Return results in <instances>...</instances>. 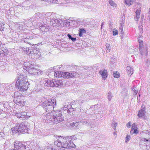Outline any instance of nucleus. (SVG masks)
Wrapping results in <instances>:
<instances>
[{
    "instance_id": "f257e3e1",
    "label": "nucleus",
    "mask_w": 150,
    "mask_h": 150,
    "mask_svg": "<svg viewBox=\"0 0 150 150\" xmlns=\"http://www.w3.org/2000/svg\"><path fill=\"white\" fill-rule=\"evenodd\" d=\"M74 136L66 137H63L62 136H58L57 140L55 141L54 143V144L57 145L59 147L64 149L70 148L75 146L74 144L71 142V140L74 139Z\"/></svg>"
},
{
    "instance_id": "f03ea898",
    "label": "nucleus",
    "mask_w": 150,
    "mask_h": 150,
    "mask_svg": "<svg viewBox=\"0 0 150 150\" xmlns=\"http://www.w3.org/2000/svg\"><path fill=\"white\" fill-rule=\"evenodd\" d=\"M16 86L20 91L24 92L27 90L29 83L26 77L23 75H19L16 79Z\"/></svg>"
},
{
    "instance_id": "7ed1b4c3",
    "label": "nucleus",
    "mask_w": 150,
    "mask_h": 150,
    "mask_svg": "<svg viewBox=\"0 0 150 150\" xmlns=\"http://www.w3.org/2000/svg\"><path fill=\"white\" fill-rule=\"evenodd\" d=\"M28 127V123L27 122L25 121L20 124H16L11 130L13 133H18L22 134L28 132L29 129Z\"/></svg>"
},
{
    "instance_id": "20e7f679",
    "label": "nucleus",
    "mask_w": 150,
    "mask_h": 150,
    "mask_svg": "<svg viewBox=\"0 0 150 150\" xmlns=\"http://www.w3.org/2000/svg\"><path fill=\"white\" fill-rule=\"evenodd\" d=\"M56 103V100L52 98L49 100L44 101L42 103L41 105L42 107L45 110L46 112H50L52 111L55 106Z\"/></svg>"
},
{
    "instance_id": "39448f33",
    "label": "nucleus",
    "mask_w": 150,
    "mask_h": 150,
    "mask_svg": "<svg viewBox=\"0 0 150 150\" xmlns=\"http://www.w3.org/2000/svg\"><path fill=\"white\" fill-rule=\"evenodd\" d=\"M12 96L14 97L13 100L17 105L21 106H24L25 103L24 98L18 91L15 92Z\"/></svg>"
},
{
    "instance_id": "423d86ee",
    "label": "nucleus",
    "mask_w": 150,
    "mask_h": 150,
    "mask_svg": "<svg viewBox=\"0 0 150 150\" xmlns=\"http://www.w3.org/2000/svg\"><path fill=\"white\" fill-rule=\"evenodd\" d=\"M146 135L149 136L150 137H149V138H144L141 139L139 143V146L140 148L144 150H148L150 147L149 145L150 144V141L149 140L150 132L148 130L146 131Z\"/></svg>"
},
{
    "instance_id": "0eeeda50",
    "label": "nucleus",
    "mask_w": 150,
    "mask_h": 150,
    "mask_svg": "<svg viewBox=\"0 0 150 150\" xmlns=\"http://www.w3.org/2000/svg\"><path fill=\"white\" fill-rule=\"evenodd\" d=\"M53 116L51 120L52 124H57L63 120V118L62 117V112L59 110L56 112H53Z\"/></svg>"
},
{
    "instance_id": "6e6552de",
    "label": "nucleus",
    "mask_w": 150,
    "mask_h": 150,
    "mask_svg": "<svg viewBox=\"0 0 150 150\" xmlns=\"http://www.w3.org/2000/svg\"><path fill=\"white\" fill-rule=\"evenodd\" d=\"M44 13H37L35 14L32 18H31L32 21V24L34 25L35 24L38 25L40 23L44 22Z\"/></svg>"
},
{
    "instance_id": "1a4fd4ad",
    "label": "nucleus",
    "mask_w": 150,
    "mask_h": 150,
    "mask_svg": "<svg viewBox=\"0 0 150 150\" xmlns=\"http://www.w3.org/2000/svg\"><path fill=\"white\" fill-rule=\"evenodd\" d=\"M44 22L49 23L53 25L54 23V20L56 19L55 14L53 13L48 12L46 13H44Z\"/></svg>"
},
{
    "instance_id": "9d476101",
    "label": "nucleus",
    "mask_w": 150,
    "mask_h": 150,
    "mask_svg": "<svg viewBox=\"0 0 150 150\" xmlns=\"http://www.w3.org/2000/svg\"><path fill=\"white\" fill-rule=\"evenodd\" d=\"M139 42V48L140 53L141 55L144 54H144L145 56H147L148 54V50L146 48H143V41L140 40H138Z\"/></svg>"
},
{
    "instance_id": "9b49d317",
    "label": "nucleus",
    "mask_w": 150,
    "mask_h": 150,
    "mask_svg": "<svg viewBox=\"0 0 150 150\" xmlns=\"http://www.w3.org/2000/svg\"><path fill=\"white\" fill-rule=\"evenodd\" d=\"M67 72L62 71H56L53 72V74L54 75L55 77L58 78L63 77L64 79H67Z\"/></svg>"
},
{
    "instance_id": "f8f14e48",
    "label": "nucleus",
    "mask_w": 150,
    "mask_h": 150,
    "mask_svg": "<svg viewBox=\"0 0 150 150\" xmlns=\"http://www.w3.org/2000/svg\"><path fill=\"white\" fill-rule=\"evenodd\" d=\"M66 21V20L56 19L54 20V24H55V26L60 27L64 25Z\"/></svg>"
},
{
    "instance_id": "ddd939ff",
    "label": "nucleus",
    "mask_w": 150,
    "mask_h": 150,
    "mask_svg": "<svg viewBox=\"0 0 150 150\" xmlns=\"http://www.w3.org/2000/svg\"><path fill=\"white\" fill-rule=\"evenodd\" d=\"M28 71L29 74L35 75H40L42 74V71L35 68L28 69Z\"/></svg>"
},
{
    "instance_id": "4468645a",
    "label": "nucleus",
    "mask_w": 150,
    "mask_h": 150,
    "mask_svg": "<svg viewBox=\"0 0 150 150\" xmlns=\"http://www.w3.org/2000/svg\"><path fill=\"white\" fill-rule=\"evenodd\" d=\"M14 148L17 150H25L26 149V146L21 143L14 144Z\"/></svg>"
},
{
    "instance_id": "2eb2a0df",
    "label": "nucleus",
    "mask_w": 150,
    "mask_h": 150,
    "mask_svg": "<svg viewBox=\"0 0 150 150\" xmlns=\"http://www.w3.org/2000/svg\"><path fill=\"white\" fill-rule=\"evenodd\" d=\"M66 74H67V79L72 77L78 78L80 76V75L75 72H73L71 73L67 72Z\"/></svg>"
},
{
    "instance_id": "dca6fc26",
    "label": "nucleus",
    "mask_w": 150,
    "mask_h": 150,
    "mask_svg": "<svg viewBox=\"0 0 150 150\" xmlns=\"http://www.w3.org/2000/svg\"><path fill=\"white\" fill-rule=\"evenodd\" d=\"M45 22H42L38 25L40 26L39 28L43 32L47 31L48 30V28H47V25L44 24Z\"/></svg>"
},
{
    "instance_id": "f3484780",
    "label": "nucleus",
    "mask_w": 150,
    "mask_h": 150,
    "mask_svg": "<svg viewBox=\"0 0 150 150\" xmlns=\"http://www.w3.org/2000/svg\"><path fill=\"white\" fill-rule=\"evenodd\" d=\"M52 117L51 113L48 112L45 115L44 119L45 120L46 122L52 124V123L51 122V120H52Z\"/></svg>"
},
{
    "instance_id": "a211bd4d",
    "label": "nucleus",
    "mask_w": 150,
    "mask_h": 150,
    "mask_svg": "<svg viewBox=\"0 0 150 150\" xmlns=\"http://www.w3.org/2000/svg\"><path fill=\"white\" fill-rule=\"evenodd\" d=\"M144 107V105L141 106V109L139 110L138 114L139 117H140L144 115L145 112Z\"/></svg>"
},
{
    "instance_id": "6ab92c4d",
    "label": "nucleus",
    "mask_w": 150,
    "mask_h": 150,
    "mask_svg": "<svg viewBox=\"0 0 150 150\" xmlns=\"http://www.w3.org/2000/svg\"><path fill=\"white\" fill-rule=\"evenodd\" d=\"M8 52L7 49L6 47H3L1 49L0 48V55L3 54L4 55H6L8 54Z\"/></svg>"
},
{
    "instance_id": "aec40b11",
    "label": "nucleus",
    "mask_w": 150,
    "mask_h": 150,
    "mask_svg": "<svg viewBox=\"0 0 150 150\" xmlns=\"http://www.w3.org/2000/svg\"><path fill=\"white\" fill-rule=\"evenodd\" d=\"M99 73L101 75L103 79H105L107 77V71L105 70H100Z\"/></svg>"
},
{
    "instance_id": "412c9836",
    "label": "nucleus",
    "mask_w": 150,
    "mask_h": 150,
    "mask_svg": "<svg viewBox=\"0 0 150 150\" xmlns=\"http://www.w3.org/2000/svg\"><path fill=\"white\" fill-rule=\"evenodd\" d=\"M33 40L32 37L27 36L24 40V42L29 44H30L31 41Z\"/></svg>"
},
{
    "instance_id": "4be33fe9",
    "label": "nucleus",
    "mask_w": 150,
    "mask_h": 150,
    "mask_svg": "<svg viewBox=\"0 0 150 150\" xmlns=\"http://www.w3.org/2000/svg\"><path fill=\"white\" fill-rule=\"evenodd\" d=\"M30 65V63L28 62H25L24 63L23 66V68L24 69H25L26 71H28V69L29 68V66Z\"/></svg>"
},
{
    "instance_id": "5701e85b",
    "label": "nucleus",
    "mask_w": 150,
    "mask_h": 150,
    "mask_svg": "<svg viewBox=\"0 0 150 150\" xmlns=\"http://www.w3.org/2000/svg\"><path fill=\"white\" fill-rule=\"evenodd\" d=\"M44 84L45 86L48 87H51V84H52V80L51 81L49 79L45 80L44 81Z\"/></svg>"
},
{
    "instance_id": "b1692460",
    "label": "nucleus",
    "mask_w": 150,
    "mask_h": 150,
    "mask_svg": "<svg viewBox=\"0 0 150 150\" xmlns=\"http://www.w3.org/2000/svg\"><path fill=\"white\" fill-rule=\"evenodd\" d=\"M140 11L141 10L139 9H138L136 12V17L135 18V19L136 21H138V19L139 18L140 14Z\"/></svg>"
},
{
    "instance_id": "393cba45",
    "label": "nucleus",
    "mask_w": 150,
    "mask_h": 150,
    "mask_svg": "<svg viewBox=\"0 0 150 150\" xmlns=\"http://www.w3.org/2000/svg\"><path fill=\"white\" fill-rule=\"evenodd\" d=\"M127 73L129 75H131L133 72V69L131 67L127 66Z\"/></svg>"
},
{
    "instance_id": "a878e982",
    "label": "nucleus",
    "mask_w": 150,
    "mask_h": 150,
    "mask_svg": "<svg viewBox=\"0 0 150 150\" xmlns=\"http://www.w3.org/2000/svg\"><path fill=\"white\" fill-rule=\"evenodd\" d=\"M21 114V118H25L26 119H28L30 117L27 115V113L25 112H22Z\"/></svg>"
},
{
    "instance_id": "bb28decb",
    "label": "nucleus",
    "mask_w": 150,
    "mask_h": 150,
    "mask_svg": "<svg viewBox=\"0 0 150 150\" xmlns=\"http://www.w3.org/2000/svg\"><path fill=\"white\" fill-rule=\"evenodd\" d=\"M57 81L55 79H52V84H51V86L52 87H57Z\"/></svg>"
},
{
    "instance_id": "cd10ccee",
    "label": "nucleus",
    "mask_w": 150,
    "mask_h": 150,
    "mask_svg": "<svg viewBox=\"0 0 150 150\" xmlns=\"http://www.w3.org/2000/svg\"><path fill=\"white\" fill-rule=\"evenodd\" d=\"M80 123L84 125H88L89 124L90 122L89 121H87L85 120H82L80 121Z\"/></svg>"
},
{
    "instance_id": "c85d7f7f",
    "label": "nucleus",
    "mask_w": 150,
    "mask_h": 150,
    "mask_svg": "<svg viewBox=\"0 0 150 150\" xmlns=\"http://www.w3.org/2000/svg\"><path fill=\"white\" fill-rule=\"evenodd\" d=\"M40 90V88H38V85H36L35 88L32 90V92L34 93H37Z\"/></svg>"
},
{
    "instance_id": "c756f323",
    "label": "nucleus",
    "mask_w": 150,
    "mask_h": 150,
    "mask_svg": "<svg viewBox=\"0 0 150 150\" xmlns=\"http://www.w3.org/2000/svg\"><path fill=\"white\" fill-rule=\"evenodd\" d=\"M97 107V105H93L91 106L90 108H89L88 110L86 111V112H87L88 111H94L96 110V108Z\"/></svg>"
},
{
    "instance_id": "7c9ffc66",
    "label": "nucleus",
    "mask_w": 150,
    "mask_h": 150,
    "mask_svg": "<svg viewBox=\"0 0 150 150\" xmlns=\"http://www.w3.org/2000/svg\"><path fill=\"white\" fill-rule=\"evenodd\" d=\"M122 21L120 23V26L119 28V31H122L123 30V27L124 26V23L125 21L122 19Z\"/></svg>"
},
{
    "instance_id": "2f4dec72",
    "label": "nucleus",
    "mask_w": 150,
    "mask_h": 150,
    "mask_svg": "<svg viewBox=\"0 0 150 150\" xmlns=\"http://www.w3.org/2000/svg\"><path fill=\"white\" fill-rule=\"evenodd\" d=\"M109 3L111 6L113 7H116V4L112 0H109Z\"/></svg>"
},
{
    "instance_id": "473e14b6",
    "label": "nucleus",
    "mask_w": 150,
    "mask_h": 150,
    "mask_svg": "<svg viewBox=\"0 0 150 150\" xmlns=\"http://www.w3.org/2000/svg\"><path fill=\"white\" fill-rule=\"evenodd\" d=\"M40 150H52V149L50 147L47 146L42 147Z\"/></svg>"
},
{
    "instance_id": "72a5a7b5",
    "label": "nucleus",
    "mask_w": 150,
    "mask_h": 150,
    "mask_svg": "<svg viewBox=\"0 0 150 150\" xmlns=\"http://www.w3.org/2000/svg\"><path fill=\"white\" fill-rule=\"evenodd\" d=\"M138 133V132L137 129H135L134 130V129H131L130 131V133L131 134H137Z\"/></svg>"
},
{
    "instance_id": "f704fd0d",
    "label": "nucleus",
    "mask_w": 150,
    "mask_h": 150,
    "mask_svg": "<svg viewBox=\"0 0 150 150\" xmlns=\"http://www.w3.org/2000/svg\"><path fill=\"white\" fill-rule=\"evenodd\" d=\"M67 37L70 39L71 40L73 41L74 42L76 41V38H75L72 37L69 34L67 35Z\"/></svg>"
},
{
    "instance_id": "c9c22d12",
    "label": "nucleus",
    "mask_w": 150,
    "mask_h": 150,
    "mask_svg": "<svg viewBox=\"0 0 150 150\" xmlns=\"http://www.w3.org/2000/svg\"><path fill=\"white\" fill-rule=\"evenodd\" d=\"M57 87L58 86H62L63 85L62 82V80H57Z\"/></svg>"
},
{
    "instance_id": "e433bc0d",
    "label": "nucleus",
    "mask_w": 150,
    "mask_h": 150,
    "mask_svg": "<svg viewBox=\"0 0 150 150\" xmlns=\"http://www.w3.org/2000/svg\"><path fill=\"white\" fill-rule=\"evenodd\" d=\"M4 28V24L2 22H0V30L3 31Z\"/></svg>"
},
{
    "instance_id": "4c0bfd02",
    "label": "nucleus",
    "mask_w": 150,
    "mask_h": 150,
    "mask_svg": "<svg viewBox=\"0 0 150 150\" xmlns=\"http://www.w3.org/2000/svg\"><path fill=\"white\" fill-rule=\"evenodd\" d=\"M131 137L130 136L127 135L125 138V142L127 143L131 139Z\"/></svg>"
},
{
    "instance_id": "58836bf2",
    "label": "nucleus",
    "mask_w": 150,
    "mask_h": 150,
    "mask_svg": "<svg viewBox=\"0 0 150 150\" xmlns=\"http://www.w3.org/2000/svg\"><path fill=\"white\" fill-rule=\"evenodd\" d=\"M6 114L5 112H3V113L0 114V117L2 118H5L6 117Z\"/></svg>"
},
{
    "instance_id": "ea45409f",
    "label": "nucleus",
    "mask_w": 150,
    "mask_h": 150,
    "mask_svg": "<svg viewBox=\"0 0 150 150\" xmlns=\"http://www.w3.org/2000/svg\"><path fill=\"white\" fill-rule=\"evenodd\" d=\"M31 51V49H29V48H26L25 50H24L25 52L27 54L30 55V52Z\"/></svg>"
},
{
    "instance_id": "a19ab883",
    "label": "nucleus",
    "mask_w": 150,
    "mask_h": 150,
    "mask_svg": "<svg viewBox=\"0 0 150 150\" xmlns=\"http://www.w3.org/2000/svg\"><path fill=\"white\" fill-rule=\"evenodd\" d=\"M70 22V20H66V22H65L64 24V25L66 26H71Z\"/></svg>"
},
{
    "instance_id": "79ce46f5",
    "label": "nucleus",
    "mask_w": 150,
    "mask_h": 150,
    "mask_svg": "<svg viewBox=\"0 0 150 150\" xmlns=\"http://www.w3.org/2000/svg\"><path fill=\"white\" fill-rule=\"evenodd\" d=\"M112 97V95L111 93L109 92L108 95V98L109 100H110Z\"/></svg>"
},
{
    "instance_id": "37998d69",
    "label": "nucleus",
    "mask_w": 150,
    "mask_h": 150,
    "mask_svg": "<svg viewBox=\"0 0 150 150\" xmlns=\"http://www.w3.org/2000/svg\"><path fill=\"white\" fill-rule=\"evenodd\" d=\"M113 75L115 78H117L120 76V74L118 72H116L115 73L114 72Z\"/></svg>"
},
{
    "instance_id": "c03bdc74",
    "label": "nucleus",
    "mask_w": 150,
    "mask_h": 150,
    "mask_svg": "<svg viewBox=\"0 0 150 150\" xmlns=\"http://www.w3.org/2000/svg\"><path fill=\"white\" fill-rule=\"evenodd\" d=\"M143 26L142 25L139 26V30L141 33H142L143 32V29L142 28Z\"/></svg>"
},
{
    "instance_id": "a18cd8bd",
    "label": "nucleus",
    "mask_w": 150,
    "mask_h": 150,
    "mask_svg": "<svg viewBox=\"0 0 150 150\" xmlns=\"http://www.w3.org/2000/svg\"><path fill=\"white\" fill-rule=\"evenodd\" d=\"M117 125V123L115 122L114 124V123H112V127L114 128V130L115 129V127H116Z\"/></svg>"
},
{
    "instance_id": "49530a36",
    "label": "nucleus",
    "mask_w": 150,
    "mask_h": 150,
    "mask_svg": "<svg viewBox=\"0 0 150 150\" xmlns=\"http://www.w3.org/2000/svg\"><path fill=\"white\" fill-rule=\"evenodd\" d=\"M125 3L129 6H130L132 4L131 2H130V1H129L128 0H126L125 1Z\"/></svg>"
},
{
    "instance_id": "de8ad7c7",
    "label": "nucleus",
    "mask_w": 150,
    "mask_h": 150,
    "mask_svg": "<svg viewBox=\"0 0 150 150\" xmlns=\"http://www.w3.org/2000/svg\"><path fill=\"white\" fill-rule=\"evenodd\" d=\"M15 115L18 118H21V113L17 112L16 113Z\"/></svg>"
},
{
    "instance_id": "09e8293b",
    "label": "nucleus",
    "mask_w": 150,
    "mask_h": 150,
    "mask_svg": "<svg viewBox=\"0 0 150 150\" xmlns=\"http://www.w3.org/2000/svg\"><path fill=\"white\" fill-rule=\"evenodd\" d=\"M135 88V86H134L133 87V90L134 91V93H133V94L134 95H136L138 92V90H136L134 89V88Z\"/></svg>"
},
{
    "instance_id": "8fccbe9b",
    "label": "nucleus",
    "mask_w": 150,
    "mask_h": 150,
    "mask_svg": "<svg viewBox=\"0 0 150 150\" xmlns=\"http://www.w3.org/2000/svg\"><path fill=\"white\" fill-rule=\"evenodd\" d=\"M131 129H134V130H135V129H137L136 125L134 124H133L132 125Z\"/></svg>"
},
{
    "instance_id": "3c124183",
    "label": "nucleus",
    "mask_w": 150,
    "mask_h": 150,
    "mask_svg": "<svg viewBox=\"0 0 150 150\" xmlns=\"http://www.w3.org/2000/svg\"><path fill=\"white\" fill-rule=\"evenodd\" d=\"M118 34V31L117 30H115L113 31V35H116Z\"/></svg>"
},
{
    "instance_id": "603ef678",
    "label": "nucleus",
    "mask_w": 150,
    "mask_h": 150,
    "mask_svg": "<svg viewBox=\"0 0 150 150\" xmlns=\"http://www.w3.org/2000/svg\"><path fill=\"white\" fill-rule=\"evenodd\" d=\"M120 32L121 37L122 38H123V37L124 36V33L123 30L122 31H120Z\"/></svg>"
},
{
    "instance_id": "864d4df0",
    "label": "nucleus",
    "mask_w": 150,
    "mask_h": 150,
    "mask_svg": "<svg viewBox=\"0 0 150 150\" xmlns=\"http://www.w3.org/2000/svg\"><path fill=\"white\" fill-rule=\"evenodd\" d=\"M4 90V88L2 86L1 83H0V91L3 92Z\"/></svg>"
},
{
    "instance_id": "5fc2aeb1",
    "label": "nucleus",
    "mask_w": 150,
    "mask_h": 150,
    "mask_svg": "<svg viewBox=\"0 0 150 150\" xmlns=\"http://www.w3.org/2000/svg\"><path fill=\"white\" fill-rule=\"evenodd\" d=\"M34 64H31L30 63V65L29 66V68L28 69H34L35 68L34 67Z\"/></svg>"
},
{
    "instance_id": "6e6d98bb",
    "label": "nucleus",
    "mask_w": 150,
    "mask_h": 150,
    "mask_svg": "<svg viewBox=\"0 0 150 150\" xmlns=\"http://www.w3.org/2000/svg\"><path fill=\"white\" fill-rule=\"evenodd\" d=\"M36 51L35 50H33L32 49H31V51L30 52V54H33L35 53V52Z\"/></svg>"
},
{
    "instance_id": "4d7b16f0",
    "label": "nucleus",
    "mask_w": 150,
    "mask_h": 150,
    "mask_svg": "<svg viewBox=\"0 0 150 150\" xmlns=\"http://www.w3.org/2000/svg\"><path fill=\"white\" fill-rule=\"evenodd\" d=\"M110 45L109 44H106V48L107 49H110Z\"/></svg>"
},
{
    "instance_id": "13d9d810",
    "label": "nucleus",
    "mask_w": 150,
    "mask_h": 150,
    "mask_svg": "<svg viewBox=\"0 0 150 150\" xmlns=\"http://www.w3.org/2000/svg\"><path fill=\"white\" fill-rule=\"evenodd\" d=\"M70 22L71 26H72L74 24V22L75 21L71 20H70Z\"/></svg>"
},
{
    "instance_id": "bf43d9fd",
    "label": "nucleus",
    "mask_w": 150,
    "mask_h": 150,
    "mask_svg": "<svg viewBox=\"0 0 150 150\" xmlns=\"http://www.w3.org/2000/svg\"><path fill=\"white\" fill-rule=\"evenodd\" d=\"M54 0H45V1L48 2L53 3Z\"/></svg>"
},
{
    "instance_id": "052dcab7",
    "label": "nucleus",
    "mask_w": 150,
    "mask_h": 150,
    "mask_svg": "<svg viewBox=\"0 0 150 150\" xmlns=\"http://www.w3.org/2000/svg\"><path fill=\"white\" fill-rule=\"evenodd\" d=\"M80 31L82 33H85L86 32L85 30L84 29H80Z\"/></svg>"
},
{
    "instance_id": "680f3d73",
    "label": "nucleus",
    "mask_w": 150,
    "mask_h": 150,
    "mask_svg": "<svg viewBox=\"0 0 150 150\" xmlns=\"http://www.w3.org/2000/svg\"><path fill=\"white\" fill-rule=\"evenodd\" d=\"M127 126L128 127H130L131 126V123L129 122L127 125Z\"/></svg>"
},
{
    "instance_id": "e2e57ef3",
    "label": "nucleus",
    "mask_w": 150,
    "mask_h": 150,
    "mask_svg": "<svg viewBox=\"0 0 150 150\" xmlns=\"http://www.w3.org/2000/svg\"><path fill=\"white\" fill-rule=\"evenodd\" d=\"M83 34V33H81V32H80V31H79V36L81 37L82 36V35Z\"/></svg>"
},
{
    "instance_id": "0e129e2a",
    "label": "nucleus",
    "mask_w": 150,
    "mask_h": 150,
    "mask_svg": "<svg viewBox=\"0 0 150 150\" xmlns=\"http://www.w3.org/2000/svg\"><path fill=\"white\" fill-rule=\"evenodd\" d=\"M73 125L75 126H76L78 125V123L76 122V123H74Z\"/></svg>"
},
{
    "instance_id": "69168bd1",
    "label": "nucleus",
    "mask_w": 150,
    "mask_h": 150,
    "mask_svg": "<svg viewBox=\"0 0 150 150\" xmlns=\"http://www.w3.org/2000/svg\"><path fill=\"white\" fill-rule=\"evenodd\" d=\"M71 109H68L67 110V112L68 113H69L71 112Z\"/></svg>"
},
{
    "instance_id": "338daca9",
    "label": "nucleus",
    "mask_w": 150,
    "mask_h": 150,
    "mask_svg": "<svg viewBox=\"0 0 150 150\" xmlns=\"http://www.w3.org/2000/svg\"><path fill=\"white\" fill-rule=\"evenodd\" d=\"M4 134V133L2 132H0V137H1L2 136L3 134Z\"/></svg>"
},
{
    "instance_id": "774afa93",
    "label": "nucleus",
    "mask_w": 150,
    "mask_h": 150,
    "mask_svg": "<svg viewBox=\"0 0 150 150\" xmlns=\"http://www.w3.org/2000/svg\"><path fill=\"white\" fill-rule=\"evenodd\" d=\"M110 49H107L106 52H110Z\"/></svg>"
}]
</instances>
